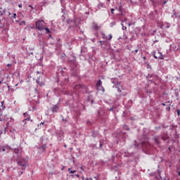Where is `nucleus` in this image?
<instances>
[{
  "label": "nucleus",
  "instance_id": "f257e3e1",
  "mask_svg": "<svg viewBox=\"0 0 180 180\" xmlns=\"http://www.w3.org/2000/svg\"><path fill=\"white\" fill-rule=\"evenodd\" d=\"M8 124H9V122L6 120H0V126H1V134L4 133L6 134V129H8Z\"/></svg>",
  "mask_w": 180,
  "mask_h": 180
},
{
  "label": "nucleus",
  "instance_id": "f03ea898",
  "mask_svg": "<svg viewBox=\"0 0 180 180\" xmlns=\"http://www.w3.org/2000/svg\"><path fill=\"white\" fill-rule=\"evenodd\" d=\"M36 28L37 30H39V32H41L44 30V27H46V22L44 20H37L35 23Z\"/></svg>",
  "mask_w": 180,
  "mask_h": 180
},
{
  "label": "nucleus",
  "instance_id": "7ed1b4c3",
  "mask_svg": "<svg viewBox=\"0 0 180 180\" xmlns=\"http://www.w3.org/2000/svg\"><path fill=\"white\" fill-rule=\"evenodd\" d=\"M17 164L19 167H21L22 169H26V167H27V162L22 158H17Z\"/></svg>",
  "mask_w": 180,
  "mask_h": 180
},
{
  "label": "nucleus",
  "instance_id": "20e7f679",
  "mask_svg": "<svg viewBox=\"0 0 180 180\" xmlns=\"http://www.w3.org/2000/svg\"><path fill=\"white\" fill-rule=\"evenodd\" d=\"M96 88L98 91H101V92H105V89L102 86V80H98L96 84Z\"/></svg>",
  "mask_w": 180,
  "mask_h": 180
},
{
  "label": "nucleus",
  "instance_id": "39448f33",
  "mask_svg": "<svg viewBox=\"0 0 180 180\" xmlns=\"http://www.w3.org/2000/svg\"><path fill=\"white\" fill-rule=\"evenodd\" d=\"M23 116L25 119L22 120L23 123H26V122H29L30 120V115H27V112H24Z\"/></svg>",
  "mask_w": 180,
  "mask_h": 180
},
{
  "label": "nucleus",
  "instance_id": "423d86ee",
  "mask_svg": "<svg viewBox=\"0 0 180 180\" xmlns=\"http://www.w3.org/2000/svg\"><path fill=\"white\" fill-rule=\"evenodd\" d=\"M56 134H57L58 139L59 141H61L62 139L64 137V132L63 131H60L57 132Z\"/></svg>",
  "mask_w": 180,
  "mask_h": 180
},
{
  "label": "nucleus",
  "instance_id": "0eeeda50",
  "mask_svg": "<svg viewBox=\"0 0 180 180\" xmlns=\"http://www.w3.org/2000/svg\"><path fill=\"white\" fill-rule=\"evenodd\" d=\"M13 152L15 154H18L17 158H22V154L20 153V150L18 148H15L13 150Z\"/></svg>",
  "mask_w": 180,
  "mask_h": 180
},
{
  "label": "nucleus",
  "instance_id": "6e6552de",
  "mask_svg": "<svg viewBox=\"0 0 180 180\" xmlns=\"http://www.w3.org/2000/svg\"><path fill=\"white\" fill-rule=\"evenodd\" d=\"M122 23H123V22H125V23H127V25H128L129 27L131 26V25H132L131 20H129L126 17L124 18V20H122Z\"/></svg>",
  "mask_w": 180,
  "mask_h": 180
},
{
  "label": "nucleus",
  "instance_id": "1a4fd4ad",
  "mask_svg": "<svg viewBox=\"0 0 180 180\" xmlns=\"http://www.w3.org/2000/svg\"><path fill=\"white\" fill-rule=\"evenodd\" d=\"M93 29L94 30H99V29H101V26L98 25V23L96 22H93Z\"/></svg>",
  "mask_w": 180,
  "mask_h": 180
},
{
  "label": "nucleus",
  "instance_id": "9d476101",
  "mask_svg": "<svg viewBox=\"0 0 180 180\" xmlns=\"http://www.w3.org/2000/svg\"><path fill=\"white\" fill-rule=\"evenodd\" d=\"M37 84L39 85V86H44V82H40V79H37L36 80Z\"/></svg>",
  "mask_w": 180,
  "mask_h": 180
},
{
  "label": "nucleus",
  "instance_id": "9b49d317",
  "mask_svg": "<svg viewBox=\"0 0 180 180\" xmlns=\"http://www.w3.org/2000/svg\"><path fill=\"white\" fill-rule=\"evenodd\" d=\"M162 26L164 27H166L167 29H169V27L171 26V24L168 23V22H165V23L162 24Z\"/></svg>",
  "mask_w": 180,
  "mask_h": 180
},
{
  "label": "nucleus",
  "instance_id": "f8f14e48",
  "mask_svg": "<svg viewBox=\"0 0 180 180\" xmlns=\"http://www.w3.org/2000/svg\"><path fill=\"white\" fill-rule=\"evenodd\" d=\"M52 112H58V106L57 105H54L52 108H51Z\"/></svg>",
  "mask_w": 180,
  "mask_h": 180
},
{
  "label": "nucleus",
  "instance_id": "ddd939ff",
  "mask_svg": "<svg viewBox=\"0 0 180 180\" xmlns=\"http://www.w3.org/2000/svg\"><path fill=\"white\" fill-rule=\"evenodd\" d=\"M5 12H6V9L0 8V16H2V15H4Z\"/></svg>",
  "mask_w": 180,
  "mask_h": 180
},
{
  "label": "nucleus",
  "instance_id": "4468645a",
  "mask_svg": "<svg viewBox=\"0 0 180 180\" xmlns=\"http://www.w3.org/2000/svg\"><path fill=\"white\" fill-rule=\"evenodd\" d=\"M155 140V143H156V144H160V139L158 137H155L154 139Z\"/></svg>",
  "mask_w": 180,
  "mask_h": 180
},
{
  "label": "nucleus",
  "instance_id": "2eb2a0df",
  "mask_svg": "<svg viewBox=\"0 0 180 180\" xmlns=\"http://www.w3.org/2000/svg\"><path fill=\"white\" fill-rule=\"evenodd\" d=\"M117 11H118V12H120V13L121 12L123 11V7H122V6H120L119 8H118V9H117Z\"/></svg>",
  "mask_w": 180,
  "mask_h": 180
},
{
  "label": "nucleus",
  "instance_id": "dca6fc26",
  "mask_svg": "<svg viewBox=\"0 0 180 180\" xmlns=\"http://www.w3.org/2000/svg\"><path fill=\"white\" fill-rule=\"evenodd\" d=\"M68 172L70 174H75L77 172V170H71V169H68Z\"/></svg>",
  "mask_w": 180,
  "mask_h": 180
},
{
  "label": "nucleus",
  "instance_id": "f3484780",
  "mask_svg": "<svg viewBox=\"0 0 180 180\" xmlns=\"http://www.w3.org/2000/svg\"><path fill=\"white\" fill-rule=\"evenodd\" d=\"M44 30H46V32L47 34L50 33V30L49 28L46 27H44Z\"/></svg>",
  "mask_w": 180,
  "mask_h": 180
},
{
  "label": "nucleus",
  "instance_id": "a211bd4d",
  "mask_svg": "<svg viewBox=\"0 0 180 180\" xmlns=\"http://www.w3.org/2000/svg\"><path fill=\"white\" fill-rule=\"evenodd\" d=\"M121 16H125L126 15V11H122L121 13Z\"/></svg>",
  "mask_w": 180,
  "mask_h": 180
},
{
  "label": "nucleus",
  "instance_id": "6ab92c4d",
  "mask_svg": "<svg viewBox=\"0 0 180 180\" xmlns=\"http://www.w3.org/2000/svg\"><path fill=\"white\" fill-rule=\"evenodd\" d=\"M121 25L122 26V30H126L127 29V27L124 26V24L122 23Z\"/></svg>",
  "mask_w": 180,
  "mask_h": 180
},
{
  "label": "nucleus",
  "instance_id": "aec40b11",
  "mask_svg": "<svg viewBox=\"0 0 180 180\" xmlns=\"http://www.w3.org/2000/svg\"><path fill=\"white\" fill-rule=\"evenodd\" d=\"M115 88H120V83H117L115 85Z\"/></svg>",
  "mask_w": 180,
  "mask_h": 180
},
{
  "label": "nucleus",
  "instance_id": "412c9836",
  "mask_svg": "<svg viewBox=\"0 0 180 180\" xmlns=\"http://www.w3.org/2000/svg\"><path fill=\"white\" fill-rule=\"evenodd\" d=\"M179 49V47H176V46H174V51H176V50H178Z\"/></svg>",
  "mask_w": 180,
  "mask_h": 180
},
{
  "label": "nucleus",
  "instance_id": "4be33fe9",
  "mask_svg": "<svg viewBox=\"0 0 180 180\" xmlns=\"http://www.w3.org/2000/svg\"><path fill=\"white\" fill-rule=\"evenodd\" d=\"M112 34H109L108 35V40H112Z\"/></svg>",
  "mask_w": 180,
  "mask_h": 180
},
{
  "label": "nucleus",
  "instance_id": "5701e85b",
  "mask_svg": "<svg viewBox=\"0 0 180 180\" xmlns=\"http://www.w3.org/2000/svg\"><path fill=\"white\" fill-rule=\"evenodd\" d=\"M13 18L14 19H16V13H14L13 14Z\"/></svg>",
  "mask_w": 180,
  "mask_h": 180
},
{
  "label": "nucleus",
  "instance_id": "b1692460",
  "mask_svg": "<svg viewBox=\"0 0 180 180\" xmlns=\"http://www.w3.org/2000/svg\"><path fill=\"white\" fill-rule=\"evenodd\" d=\"M11 133H16V130L15 129H13L10 131Z\"/></svg>",
  "mask_w": 180,
  "mask_h": 180
},
{
  "label": "nucleus",
  "instance_id": "393cba45",
  "mask_svg": "<svg viewBox=\"0 0 180 180\" xmlns=\"http://www.w3.org/2000/svg\"><path fill=\"white\" fill-rule=\"evenodd\" d=\"M115 12V8H111V13L113 15V13H114Z\"/></svg>",
  "mask_w": 180,
  "mask_h": 180
},
{
  "label": "nucleus",
  "instance_id": "a878e982",
  "mask_svg": "<svg viewBox=\"0 0 180 180\" xmlns=\"http://www.w3.org/2000/svg\"><path fill=\"white\" fill-rule=\"evenodd\" d=\"M103 39H108V37H106V35H105V34H103Z\"/></svg>",
  "mask_w": 180,
  "mask_h": 180
},
{
  "label": "nucleus",
  "instance_id": "bb28decb",
  "mask_svg": "<svg viewBox=\"0 0 180 180\" xmlns=\"http://www.w3.org/2000/svg\"><path fill=\"white\" fill-rule=\"evenodd\" d=\"M41 148L42 150H46V146H41Z\"/></svg>",
  "mask_w": 180,
  "mask_h": 180
},
{
  "label": "nucleus",
  "instance_id": "cd10ccee",
  "mask_svg": "<svg viewBox=\"0 0 180 180\" xmlns=\"http://www.w3.org/2000/svg\"><path fill=\"white\" fill-rule=\"evenodd\" d=\"M117 89V92H122V90H120V87H118Z\"/></svg>",
  "mask_w": 180,
  "mask_h": 180
},
{
  "label": "nucleus",
  "instance_id": "c85d7f7f",
  "mask_svg": "<svg viewBox=\"0 0 180 180\" xmlns=\"http://www.w3.org/2000/svg\"><path fill=\"white\" fill-rule=\"evenodd\" d=\"M94 179L99 180L98 176H94Z\"/></svg>",
  "mask_w": 180,
  "mask_h": 180
},
{
  "label": "nucleus",
  "instance_id": "c756f323",
  "mask_svg": "<svg viewBox=\"0 0 180 180\" xmlns=\"http://www.w3.org/2000/svg\"><path fill=\"white\" fill-rule=\"evenodd\" d=\"M177 115H178V116H179V115H180V110H177Z\"/></svg>",
  "mask_w": 180,
  "mask_h": 180
},
{
  "label": "nucleus",
  "instance_id": "7c9ffc66",
  "mask_svg": "<svg viewBox=\"0 0 180 180\" xmlns=\"http://www.w3.org/2000/svg\"><path fill=\"white\" fill-rule=\"evenodd\" d=\"M134 53H139V49H136L135 51H134Z\"/></svg>",
  "mask_w": 180,
  "mask_h": 180
},
{
  "label": "nucleus",
  "instance_id": "2f4dec72",
  "mask_svg": "<svg viewBox=\"0 0 180 180\" xmlns=\"http://www.w3.org/2000/svg\"><path fill=\"white\" fill-rule=\"evenodd\" d=\"M35 92L37 94H39V91H37V89H35Z\"/></svg>",
  "mask_w": 180,
  "mask_h": 180
},
{
  "label": "nucleus",
  "instance_id": "473e14b6",
  "mask_svg": "<svg viewBox=\"0 0 180 180\" xmlns=\"http://www.w3.org/2000/svg\"><path fill=\"white\" fill-rule=\"evenodd\" d=\"M29 8H32L33 9V6L30 4Z\"/></svg>",
  "mask_w": 180,
  "mask_h": 180
},
{
  "label": "nucleus",
  "instance_id": "72a5a7b5",
  "mask_svg": "<svg viewBox=\"0 0 180 180\" xmlns=\"http://www.w3.org/2000/svg\"><path fill=\"white\" fill-rule=\"evenodd\" d=\"M100 43H101V46H103V43L102 41H100Z\"/></svg>",
  "mask_w": 180,
  "mask_h": 180
},
{
  "label": "nucleus",
  "instance_id": "f704fd0d",
  "mask_svg": "<svg viewBox=\"0 0 180 180\" xmlns=\"http://www.w3.org/2000/svg\"><path fill=\"white\" fill-rule=\"evenodd\" d=\"M134 146L136 147V148H138L139 147V144H134Z\"/></svg>",
  "mask_w": 180,
  "mask_h": 180
},
{
  "label": "nucleus",
  "instance_id": "c9c22d12",
  "mask_svg": "<svg viewBox=\"0 0 180 180\" xmlns=\"http://www.w3.org/2000/svg\"><path fill=\"white\" fill-rule=\"evenodd\" d=\"M22 23H23L24 25H26V21H22Z\"/></svg>",
  "mask_w": 180,
  "mask_h": 180
},
{
  "label": "nucleus",
  "instance_id": "e433bc0d",
  "mask_svg": "<svg viewBox=\"0 0 180 180\" xmlns=\"http://www.w3.org/2000/svg\"><path fill=\"white\" fill-rule=\"evenodd\" d=\"M11 65H12V64L9 63L7 65V67H11Z\"/></svg>",
  "mask_w": 180,
  "mask_h": 180
},
{
  "label": "nucleus",
  "instance_id": "4c0bfd02",
  "mask_svg": "<svg viewBox=\"0 0 180 180\" xmlns=\"http://www.w3.org/2000/svg\"><path fill=\"white\" fill-rule=\"evenodd\" d=\"M110 110L111 112H113V108H111L110 109Z\"/></svg>",
  "mask_w": 180,
  "mask_h": 180
},
{
  "label": "nucleus",
  "instance_id": "58836bf2",
  "mask_svg": "<svg viewBox=\"0 0 180 180\" xmlns=\"http://www.w3.org/2000/svg\"><path fill=\"white\" fill-rule=\"evenodd\" d=\"M165 4H167V1H165L163 2V5H165Z\"/></svg>",
  "mask_w": 180,
  "mask_h": 180
},
{
  "label": "nucleus",
  "instance_id": "ea45409f",
  "mask_svg": "<svg viewBox=\"0 0 180 180\" xmlns=\"http://www.w3.org/2000/svg\"><path fill=\"white\" fill-rule=\"evenodd\" d=\"M18 6H19L20 8H22V4H19Z\"/></svg>",
  "mask_w": 180,
  "mask_h": 180
},
{
  "label": "nucleus",
  "instance_id": "a19ab883",
  "mask_svg": "<svg viewBox=\"0 0 180 180\" xmlns=\"http://www.w3.org/2000/svg\"><path fill=\"white\" fill-rule=\"evenodd\" d=\"M4 101L1 102V106H4Z\"/></svg>",
  "mask_w": 180,
  "mask_h": 180
},
{
  "label": "nucleus",
  "instance_id": "79ce46f5",
  "mask_svg": "<svg viewBox=\"0 0 180 180\" xmlns=\"http://www.w3.org/2000/svg\"><path fill=\"white\" fill-rule=\"evenodd\" d=\"M41 124H42V125L44 124V122H41V123H40V126H41Z\"/></svg>",
  "mask_w": 180,
  "mask_h": 180
},
{
  "label": "nucleus",
  "instance_id": "37998d69",
  "mask_svg": "<svg viewBox=\"0 0 180 180\" xmlns=\"http://www.w3.org/2000/svg\"><path fill=\"white\" fill-rule=\"evenodd\" d=\"M158 174L160 175L161 174V172L160 170H158Z\"/></svg>",
  "mask_w": 180,
  "mask_h": 180
},
{
  "label": "nucleus",
  "instance_id": "c03bdc74",
  "mask_svg": "<svg viewBox=\"0 0 180 180\" xmlns=\"http://www.w3.org/2000/svg\"><path fill=\"white\" fill-rule=\"evenodd\" d=\"M155 58H158V57H157L155 55H154Z\"/></svg>",
  "mask_w": 180,
  "mask_h": 180
},
{
  "label": "nucleus",
  "instance_id": "a18cd8bd",
  "mask_svg": "<svg viewBox=\"0 0 180 180\" xmlns=\"http://www.w3.org/2000/svg\"><path fill=\"white\" fill-rule=\"evenodd\" d=\"M11 137L13 139V137H15V136H13V134H11Z\"/></svg>",
  "mask_w": 180,
  "mask_h": 180
},
{
  "label": "nucleus",
  "instance_id": "49530a36",
  "mask_svg": "<svg viewBox=\"0 0 180 180\" xmlns=\"http://www.w3.org/2000/svg\"><path fill=\"white\" fill-rule=\"evenodd\" d=\"M178 175H179V176H180V172H178Z\"/></svg>",
  "mask_w": 180,
  "mask_h": 180
},
{
  "label": "nucleus",
  "instance_id": "de8ad7c7",
  "mask_svg": "<svg viewBox=\"0 0 180 180\" xmlns=\"http://www.w3.org/2000/svg\"><path fill=\"white\" fill-rule=\"evenodd\" d=\"M8 16H11V12L8 13Z\"/></svg>",
  "mask_w": 180,
  "mask_h": 180
},
{
  "label": "nucleus",
  "instance_id": "09e8293b",
  "mask_svg": "<svg viewBox=\"0 0 180 180\" xmlns=\"http://www.w3.org/2000/svg\"><path fill=\"white\" fill-rule=\"evenodd\" d=\"M102 146H103L102 143H100V147H102Z\"/></svg>",
  "mask_w": 180,
  "mask_h": 180
},
{
  "label": "nucleus",
  "instance_id": "8fccbe9b",
  "mask_svg": "<svg viewBox=\"0 0 180 180\" xmlns=\"http://www.w3.org/2000/svg\"><path fill=\"white\" fill-rule=\"evenodd\" d=\"M3 151H6L5 148H3Z\"/></svg>",
  "mask_w": 180,
  "mask_h": 180
},
{
  "label": "nucleus",
  "instance_id": "3c124183",
  "mask_svg": "<svg viewBox=\"0 0 180 180\" xmlns=\"http://www.w3.org/2000/svg\"><path fill=\"white\" fill-rule=\"evenodd\" d=\"M160 59L162 60V59H164V58H163V57H161Z\"/></svg>",
  "mask_w": 180,
  "mask_h": 180
},
{
  "label": "nucleus",
  "instance_id": "603ef678",
  "mask_svg": "<svg viewBox=\"0 0 180 180\" xmlns=\"http://www.w3.org/2000/svg\"><path fill=\"white\" fill-rule=\"evenodd\" d=\"M143 60H146V56L143 57Z\"/></svg>",
  "mask_w": 180,
  "mask_h": 180
},
{
  "label": "nucleus",
  "instance_id": "864d4df0",
  "mask_svg": "<svg viewBox=\"0 0 180 180\" xmlns=\"http://www.w3.org/2000/svg\"><path fill=\"white\" fill-rule=\"evenodd\" d=\"M37 74H40V72H37Z\"/></svg>",
  "mask_w": 180,
  "mask_h": 180
},
{
  "label": "nucleus",
  "instance_id": "5fc2aeb1",
  "mask_svg": "<svg viewBox=\"0 0 180 180\" xmlns=\"http://www.w3.org/2000/svg\"><path fill=\"white\" fill-rule=\"evenodd\" d=\"M163 106H165V103H162Z\"/></svg>",
  "mask_w": 180,
  "mask_h": 180
},
{
  "label": "nucleus",
  "instance_id": "6e6d98bb",
  "mask_svg": "<svg viewBox=\"0 0 180 180\" xmlns=\"http://www.w3.org/2000/svg\"><path fill=\"white\" fill-rule=\"evenodd\" d=\"M1 84H2V82L0 81V85H1Z\"/></svg>",
  "mask_w": 180,
  "mask_h": 180
},
{
  "label": "nucleus",
  "instance_id": "4d7b16f0",
  "mask_svg": "<svg viewBox=\"0 0 180 180\" xmlns=\"http://www.w3.org/2000/svg\"><path fill=\"white\" fill-rule=\"evenodd\" d=\"M31 122H33V120H31Z\"/></svg>",
  "mask_w": 180,
  "mask_h": 180
},
{
  "label": "nucleus",
  "instance_id": "13d9d810",
  "mask_svg": "<svg viewBox=\"0 0 180 180\" xmlns=\"http://www.w3.org/2000/svg\"><path fill=\"white\" fill-rule=\"evenodd\" d=\"M8 88L9 89V86H8Z\"/></svg>",
  "mask_w": 180,
  "mask_h": 180
}]
</instances>
